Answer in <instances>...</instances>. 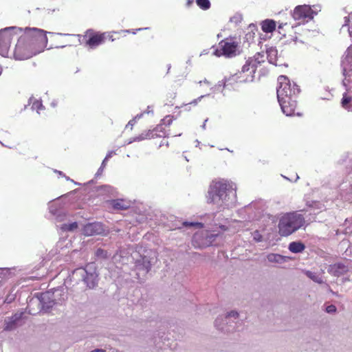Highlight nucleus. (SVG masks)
<instances>
[{
  "instance_id": "1",
  "label": "nucleus",
  "mask_w": 352,
  "mask_h": 352,
  "mask_svg": "<svg viewBox=\"0 0 352 352\" xmlns=\"http://www.w3.org/2000/svg\"><path fill=\"white\" fill-rule=\"evenodd\" d=\"M299 87L292 83L286 76L278 78L277 98L283 112L287 116H293L297 109V99L300 94Z\"/></svg>"
},
{
  "instance_id": "2",
  "label": "nucleus",
  "mask_w": 352,
  "mask_h": 352,
  "mask_svg": "<svg viewBox=\"0 0 352 352\" xmlns=\"http://www.w3.org/2000/svg\"><path fill=\"white\" fill-rule=\"evenodd\" d=\"M236 187L226 180L213 182L208 192L207 201L216 206L219 210L229 207L236 199Z\"/></svg>"
},
{
  "instance_id": "3",
  "label": "nucleus",
  "mask_w": 352,
  "mask_h": 352,
  "mask_svg": "<svg viewBox=\"0 0 352 352\" xmlns=\"http://www.w3.org/2000/svg\"><path fill=\"white\" fill-rule=\"evenodd\" d=\"M265 62L264 53L258 52L253 57H250L242 67L241 70L229 78L228 82L243 83L252 82L258 65Z\"/></svg>"
},
{
  "instance_id": "4",
  "label": "nucleus",
  "mask_w": 352,
  "mask_h": 352,
  "mask_svg": "<svg viewBox=\"0 0 352 352\" xmlns=\"http://www.w3.org/2000/svg\"><path fill=\"white\" fill-rule=\"evenodd\" d=\"M305 223L302 214L296 212L285 213L279 219L278 233L282 236H288L302 227Z\"/></svg>"
},
{
  "instance_id": "5",
  "label": "nucleus",
  "mask_w": 352,
  "mask_h": 352,
  "mask_svg": "<svg viewBox=\"0 0 352 352\" xmlns=\"http://www.w3.org/2000/svg\"><path fill=\"white\" fill-rule=\"evenodd\" d=\"M19 30L23 32V35L38 54L43 52L47 47L48 40L46 31L36 28L28 27L24 29L19 28Z\"/></svg>"
},
{
  "instance_id": "6",
  "label": "nucleus",
  "mask_w": 352,
  "mask_h": 352,
  "mask_svg": "<svg viewBox=\"0 0 352 352\" xmlns=\"http://www.w3.org/2000/svg\"><path fill=\"white\" fill-rule=\"evenodd\" d=\"M38 54V53L35 50L32 45L28 43L23 34H21L17 41L14 51V57L15 59L20 60H26Z\"/></svg>"
},
{
  "instance_id": "7",
  "label": "nucleus",
  "mask_w": 352,
  "mask_h": 352,
  "mask_svg": "<svg viewBox=\"0 0 352 352\" xmlns=\"http://www.w3.org/2000/svg\"><path fill=\"white\" fill-rule=\"evenodd\" d=\"M19 28L8 27L0 30V54L6 56L8 54L14 36Z\"/></svg>"
},
{
  "instance_id": "8",
  "label": "nucleus",
  "mask_w": 352,
  "mask_h": 352,
  "mask_svg": "<svg viewBox=\"0 0 352 352\" xmlns=\"http://www.w3.org/2000/svg\"><path fill=\"white\" fill-rule=\"evenodd\" d=\"M238 43L232 39H224L219 43L218 47L214 52V54L217 56H224L231 58L236 55L238 50Z\"/></svg>"
},
{
  "instance_id": "9",
  "label": "nucleus",
  "mask_w": 352,
  "mask_h": 352,
  "mask_svg": "<svg viewBox=\"0 0 352 352\" xmlns=\"http://www.w3.org/2000/svg\"><path fill=\"white\" fill-rule=\"evenodd\" d=\"M82 41L89 48L96 49L104 43V37L102 32L89 29L85 32Z\"/></svg>"
},
{
  "instance_id": "10",
  "label": "nucleus",
  "mask_w": 352,
  "mask_h": 352,
  "mask_svg": "<svg viewBox=\"0 0 352 352\" xmlns=\"http://www.w3.org/2000/svg\"><path fill=\"white\" fill-rule=\"evenodd\" d=\"M315 12L308 5H302L296 6L293 12L292 16L296 21H308L314 18Z\"/></svg>"
},
{
  "instance_id": "11",
  "label": "nucleus",
  "mask_w": 352,
  "mask_h": 352,
  "mask_svg": "<svg viewBox=\"0 0 352 352\" xmlns=\"http://www.w3.org/2000/svg\"><path fill=\"white\" fill-rule=\"evenodd\" d=\"M91 268V266L87 265L86 268L77 269L74 271V273L79 274L82 277L84 283L89 288H93L97 284V277L96 272H89L88 268Z\"/></svg>"
},
{
  "instance_id": "12",
  "label": "nucleus",
  "mask_w": 352,
  "mask_h": 352,
  "mask_svg": "<svg viewBox=\"0 0 352 352\" xmlns=\"http://www.w3.org/2000/svg\"><path fill=\"white\" fill-rule=\"evenodd\" d=\"M166 134L165 128L162 127V125H157L152 130H148L146 133H142L138 139L142 140L145 139H154L155 138L164 137Z\"/></svg>"
},
{
  "instance_id": "13",
  "label": "nucleus",
  "mask_w": 352,
  "mask_h": 352,
  "mask_svg": "<svg viewBox=\"0 0 352 352\" xmlns=\"http://www.w3.org/2000/svg\"><path fill=\"white\" fill-rule=\"evenodd\" d=\"M104 232L103 225L99 222L88 223L83 228V233L87 236L101 234Z\"/></svg>"
},
{
  "instance_id": "14",
  "label": "nucleus",
  "mask_w": 352,
  "mask_h": 352,
  "mask_svg": "<svg viewBox=\"0 0 352 352\" xmlns=\"http://www.w3.org/2000/svg\"><path fill=\"white\" fill-rule=\"evenodd\" d=\"M328 272L334 276L340 277L349 272V267L342 263H336L329 266Z\"/></svg>"
},
{
  "instance_id": "15",
  "label": "nucleus",
  "mask_w": 352,
  "mask_h": 352,
  "mask_svg": "<svg viewBox=\"0 0 352 352\" xmlns=\"http://www.w3.org/2000/svg\"><path fill=\"white\" fill-rule=\"evenodd\" d=\"M135 268L138 275L146 274L151 269V262L146 256L142 257L135 262Z\"/></svg>"
},
{
  "instance_id": "16",
  "label": "nucleus",
  "mask_w": 352,
  "mask_h": 352,
  "mask_svg": "<svg viewBox=\"0 0 352 352\" xmlns=\"http://www.w3.org/2000/svg\"><path fill=\"white\" fill-rule=\"evenodd\" d=\"M109 207L114 210H124L130 207V203L123 199H111L107 201Z\"/></svg>"
},
{
  "instance_id": "17",
  "label": "nucleus",
  "mask_w": 352,
  "mask_h": 352,
  "mask_svg": "<svg viewBox=\"0 0 352 352\" xmlns=\"http://www.w3.org/2000/svg\"><path fill=\"white\" fill-rule=\"evenodd\" d=\"M262 30L265 33H272L276 30V23L272 19H265L261 23Z\"/></svg>"
},
{
  "instance_id": "18",
  "label": "nucleus",
  "mask_w": 352,
  "mask_h": 352,
  "mask_svg": "<svg viewBox=\"0 0 352 352\" xmlns=\"http://www.w3.org/2000/svg\"><path fill=\"white\" fill-rule=\"evenodd\" d=\"M20 316L17 314H14L12 317L7 318L5 319V331H12L16 327V322L19 320Z\"/></svg>"
},
{
  "instance_id": "19",
  "label": "nucleus",
  "mask_w": 352,
  "mask_h": 352,
  "mask_svg": "<svg viewBox=\"0 0 352 352\" xmlns=\"http://www.w3.org/2000/svg\"><path fill=\"white\" fill-rule=\"evenodd\" d=\"M289 250L292 253H300L305 249V245L300 241H294L289 243Z\"/></svg>"
},
{
  "instance_id": "20",
  "label": "nucleus",
  "mask_w": 352,
  "mask_h": 352,
  "mask_svg": "<svg viewBox=\"0 0 352 352\" xmlns=\"http://www.w3.org/2000/svg\"><path fill=\"white\" fill-rule=\"evenodd\" d=\"M102 34L104 37V42L107 40L113 42V41H116V39L119 38L118 36L120 34V32L112 31V32H102Z\"/></svg>"
},
{
  "instance_id": "21",
  "label": "nucleus",
  "mask_w": 352,
  "mask_h": 352,
  "mask_svg": "<svg viewBox=\"0 0 352 352\" xmlns=\"http://www.w3.org/2000/svg\"><path fill=\"white\" fill-rule=\"evenodd\" d=\"M267 258L270 263H281L285 261L284 256L278 254H270L267 256Z\"/></svg>"
},
{
  "instance_id": "22",
  "label": "nucleus",
  "mask_w": 352,
  "mask_h": 352,
  "mask_svg": "<svg viewBox=\"0 0 352 352\" xmlns=\"http://www.w3.org/2000/svg\"><path fill=\"white\" fill-rule=\"evenodd\" d=\"M352 98L351 96H349L346 93L343 94V97L342 98L341 104L342 107L346 109H349L350 108L349 103L351 102Z\"/></svg>"
},
{
  "instance_id": "23",
  "label": "nucleus",
  "mask_w": 352,
  "mask_h": 352,
  "mask_svg": "<svg viewBox=\"0 0 352 352\" xmlns=\"http://www.w3.org/2000/svg\"><path fill=\"white\" fill-rule=\"evenodd\" d=\"M173 119L174 117L173 116L168 115L161 120V123L159 125H162L164 128L165 126H169L172 124Z\"/></svg>"
},
{
  "instance_id": "24",
  "label": "nucleus",
  "mask_w": 352,
  "mask_h": 352,
  "mask_svg": "<svg viewBox=\"0 0 352 352\" xmlns=\"http://www.w3.org/2000/svg\"><path fill=\"white\" fill-rule=\"evenodd\" d=\"M197 6L202 10H208L210 8V2L209 0H197Z\"/></svg>"
},
{
  "instance_id": "25",
  "label": "nucleus",
  "mask_w": 352,
  "mask_h": 352,
  "mask_svg": "<svg viewBox=\"0 0 352 352\" xmlns=\"http://www.w3.org/2000/svg\"><path fill=\"white\" fill-rule=\"evenodd\" d=\"M306 274L309 278H310L314 282L320 283V284L322 283V278L318 276L317 275H316L314 273L307 271L306 272Z\"/></svg>"
},
{
  "instance_id": "26",
  "label": "nucleus",
  "mask_w": 352,
  "mask_h": 352,
  "mask_svg": "<svg viewBox=\"0 0 352 352\" xmlns=\"http://www.w3.org/2000/svg\"><path fill=\"white\" fill-rule=\"evenodd\" d=\"M284 27L287 28H292V26H290L287 23H280L278 26V31L280 34H281L283 37H286V33L284 30Z\"/></svg>"
},
{
  "instance_id": "27",
  "label": "nucleus",
  "mask_w": 352,
  "mask_h": 352,
  "mask_svg": "<svg viewBox=\"0 0 352 352\" xmlns=\"http://www.w3.org/2000/svg\"><path fill=\"white\" fill-rule=\"evenodd\" d=\"M183 225L186 227L187 226H190V227H195L196 228H204V224L202 223H199V222H191V223H189V222H187V221H184L183 223Z\"/></svg>"
},
{
  "instance_id": "28",
  "label": "nucleus",
  "mask_w": 352,
  "mask_h": 352,
  "mask_svg": "<svg viewBox=\"0 0 352 352\" xmlns=\"http://www.w3.org/2000/svg\"><path fill=\"white\" fill-rule=\"evenodd\" d=\"M96 256L98 258H107L108 257V253L106 250L98 248L96 252Z\"/></svg>"
},
{
  "instance_id": "29",
  "label": "nucleus",
  "mask_w": 352,
  "mask_h": 352,
  "mask_svg": "<svg viewBox=\"0 0 352 352\" xmlns=\"http://www.w3.org/2000/svg\"><path fill=\"white\" fill-rule=\"evenodd\" d=\"M142 113L140 114V115H137L134 118H133L132 120H131L128 124H126V129H130L131 130L133 129V126H134V124L136 123V120L138 119H140L142 116Z\"/></svg>"
},
{
  "instance_id": "30",
  "label": "nucleus",
  "mask_w": 352,
  "mask_h": 352,
  "mask_svg": "<svg viewBox=\"0 0 352 352\" xmlns=\"http://www.w3.org/2000/svg\"><path fill=\"white\" fill-rule=\"evenodd\" d=\"M326 311L327 313H335L336 311V307L333 305H331L327 307Z\"/></svg>"
},
{
  "instance_id": "31",
  "label": "nucleus",
  "mask_w": 352,
  "mask_h": 352,
  "mask_svg": "<svg viewBox=\"0 0 352 352\" xmlns=\"http://www.w3.org/2000/svg\"><path fill=\"white\" fill-rule=\"evenodd\" d=\"M238 316H239V314H238L236 311H230V313H228V317H231V316H232V317H234V318H237V317H238Z\"/></svg>"
},
{
  "instance_id": "32",
  "label": "nucleus",
  "mask_w": 352,
  "mask_h": 352,
  "mask_svg": "<svg viewBox=\"0 0 352 352\" xmlns=\"http://www.w3.org/2000/svg\"><path fill=\"white\" fill-rule=\"evenodd\" d=\"M113 155H116V152L115 151H109L106 157H105V160H108L109 158H111Z\"/></svg>"
},
{
  "instance_id": "33",
  "label": "nucleus",
  "mask_w": 352,
  "mask_h": 352,
  "mask_svg": "<svg viewBox=\"0 0 352 352\" xmlns=\"http://www.w3.org/2000/svg\"><path fill=\"white\" fill-rule=\"evenodd\" d=\"M77 227H78V224H77V223L75 222V223H73L69 225V230H73L74 228H77Z\"/></svg>"
},
{
  "instance_id": "34",
  "label": "nucleus",
  "mask_w": 352,
  "mask_h": 352,
  "mask_svg": "<svg viewBox=\"0 0 352 352\" xmlns=\"http://www.w3.org/2000/svg\"><path fill=\"white\" fill-rule=\"evenodd\" d=\"M107 161V160H105V159L103 160L100 168H104L106 166V162Z\"/></svg>"
},
{
  "instance_id": "35",
  "label": "nucleus",
  "mask_w": 352,
  "mask_h": 352,
  "mask_svg": "<svg viewBox=\"0 0 352 352\" xmlns=\"http://www.w3.org/2000/svg\"><path fill=\"white\" fill-rule=\"evenodd\" d=\"M91 352H105V351L103 349H95Z\"/></svg>"
},
{
  "instance_id": "36",
  "label": "nucleus",
  "mask_w": 352,
  "mask_h": 352,
  "mask_svg": "<svg viewBox=\"0 0 352 352\" xmlns=\"http://www.w3.org/2000/svg\"><path fill=\"white\" fill-rule=\"evenodd\" d=\"M34 105H36V107L38 108L39 107H43L42 104L39 103V102H36V103H34Z\"/></svg>"
}]
</instances>
